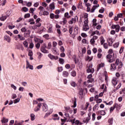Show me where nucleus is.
<instances>
[{
  "label": "nucleus",
  "mask_w": 125,
  "mask_h": 125,
  "mask_svg": "<svg viewBox=\"0 0 125 125\" xmlns=\"http://www.w3.org/2000/svg\"><path fill=\"white\" fill-rule=\"evenodd\" d=\"M117 66H118V69H121L124 66L123 62H120V60L117 59L116 60L115 63H112L110 66V70L111 71H115V70L117 69Z\"/></svg>",
  "instance_id": "1"
},
{
  "label": "nucleus",
  "mask_w": 125,
  "mask_h": 125,
  "mask_svg": "<svg viewBox=\"0 0 125 125\" xmlns=\"http://www.w3.org/2000/svg\"><path fill=\"white\" fill-rule=\"evenodd\" d=\"M46 48V44L44 43L41 47V51L43 53H48V50L45 49Z\"/></svg>",
  "instance_id": "2"
},
{
  "label": "nucleus",
  "mask_w": 125,
  "mask_h": 125,
  "mask_svg": "<svg viewBox=\"0 0 125 125\" xmlns=\"http://www.w3.org/2000/svg\"><path fill=\"white\" fill-rule=\"evenodd\" d=\"M106 58H107V59H109V60H108L109 63H113V62H114V61H116L115 58H113V59H111V58H112V55H110V54L107 55L106 56Z\"/></svg>",
  "instance_id": "3"
},
{
  "label": "nucleus",
  "mask_w": 125,
  "mask_h": 125,
  "mask_svg": "<svg viewBox=\"0 0 125 125\" xmlns=\"http://www.w3.org/2000/svg\"><path fill=\"white\" fill-rule=\"evenodd\" d=\"M120 26L119 24H117V25L113 24L111 26V29H115V31L117 33L120 31Z\"/></svg>",
  "instance_id": "4"
},
{
  "label": "nucleus",
  "mask_w": 125,
  "mask_h": 125,
  "mask_svg": "<svg viewBox=\"0 0 125 125\" xmlns=\"http://www.w3.org/2000/svg\"><path fill=\"white\" fill-rule=\"evenodd\" d=\"M87 73H94V69L92 68V65H89L88 69L86 70Z\"/></svg>",
  "instance_id": "5"
},
{
  "label": "nucleus",
  "mask_w": 125,
  "mask_h": 125,
  "mask_svg": "<svg viewBox=\"0 0 125 125\" xmlns=\"http://www.w3.org/2000/svg\"><path fill=\"white\" fill-rule=\"evenodd\" d=\"M76 19H78V16H76L74 18H72L71 21H70L68 23L72 25V24H74L76 23Z\"/></svg>",
  "instance_id": "6"
},
{
  "label": "nucleus",
  "mask_w": 125,
  "mask_h": 125,
  "mask_svg": "<svg viewBox=\"0 0 125 125\" xmlns=\"http://www.w3.org/2000/svg\"><path fill=\"white\" fill-rule=\"evenodd\" d=\"M42 107V103H38V105L34 108L35 112H38L41 110V107Z\"/></svg>",
  "instance_id": "7"
},
{
  "label": "nucleus",
  "mask_w": 125,
  "mask_h": 125,
  "mask_svg": "<svg viewBox=\"0 0 125 125\" xmlns=\"http://www.w3.org/2000/svg\"><path fill=\"white\" fill-rule=\"evenodd\" d=\"M42 111H43V112H47V110H48L47 104H42Z\"/></svg>",
  "instance_id": "8"
},
{
  "label": "nucleus",
  "mask_w": 125,
  "mask_h": 125,
  "mask_svg": "<svg viewBox=\"0 0 125 125\" xmlns=\"http://www.w3.org/2000/svg\"><path fill=\"white\" fill-rule=\"evenodd\" d=\"M112 83L113 85V86H116L117 85V83H118V81H117L116 78H113L112 80Z\"/></svg>",
  "instance_id": "9"
},
{
  "label": "nucleus",
  "mask_w": 125,
  "mask_h": 125,
  "mask_svg": "<svg viewBox=\"0 0 125 125\" xmlns=\"http://www.w3.org/2000/svg\"><path fill=\"white\" fill-rule=\"evenodd\" d=\"M98 7H99V4H97L96 5L93 6L92 8L91 9L90 12L92 13H93V12H94V11H95V9H96L97 8H98Z\"/></svg>",
  "instance_id": "10"
},
{
  "label": "nucleus",
  "mask_w": 125,
  "mask_h": 125,
  "mask_svg": "<svg viewBox=\"0 0 125 125\" xmlns=\"http://www.w3.org/2000/svg\"><path fill=\"white\" fill-rule=\"evenodd\" d=\"M52 116L54 118H52V120H53L54 121H59V120L60 119V118L58 117V114H54L52 115Z\"/></svg>",
  "instance_id": "11"
},
{
  "label": "nucleus",
  "mask_w": 125,
  "mask_h": 125,
  "mask_svg": "<svg viewBox=\"0 0 125 125\" xmlns=\"http://www.w3.org/2000/svg\"><path fill=\"white\" fill-rule=\"evenodd\" d=\"M4 40H5V41H6L7 42H10V41H11V38L8 36H5L4 37Z\"/></svg>",
  "instance_id": "12"
},
{
  "label": "nucleus",
  "mask_w": 125,
  "mask_h": 125,
  "mask_svg": "<svg viewBox=\"0 0 125 125\" xmlns=\"http://www.w3.org/2000/svg\"><path fill=\"white\" fill-rule=\"evenodd\" d=\"M107 42L109 46H111L112 44H113V39L112 38L107 39Z\"/></svg>",
  "instance_id": "13"
},
{
  "label": "nucleus",
  "mask_w": 125,
  "mask_h": 125,
  "mask_svg": "<svg viewBox=\"0 0 125 125\" xmlns=\"http://www.w3.org/2000/svg\"><path fill=\"white\" fill-rule=\"evenodd\" d=\"M62 75L65 78H67L69 76V72L68 71H64L62 72Z\"/></svg>",
  "instance_id": "14"
},
{
  "label": "nucleus",
  "mask_w": 125,
  "mask_h": 125,
  "mask_svg": "<svg viewBox=\"0 0 125 125\" xmlns=\"http://www.w3.org/2000/svg\"><path fill=\"white\" fill-rule=\"evenodd\" d=\"M1 123L2 124H6V123H8V119L3 117L2 120H1Z\"/></svg>",
  "instance_id": "15"
},
{
  "label": "nucleus",
  "mask_w": 125,
  "mask_h": 125,
  "mask_svg": "<svg viewBox=\"0 0 125 125\" xmlns=\"http://www.w3.org/2000/svg\"><path fill=\"white\" fill-rule=\"evenodd\" d=\"M100 41L101 42V44L102 45V44H103L104 43V42H105V41L104 40V38L103 36L100 37Z\"/></svg>",
  "instance_id": "16"
},
{
  "label": "nucleus",
  "mask_w": 125,
  "mask_h": 125,
  "mask_svg": "<svg viewBox=\"0 0 125 125\" xmlns=\"http://www.w3.org/2000/svg\"><path fill=\"white\" fill-rule=\"evenodd\" d=\"M52 51L55 54H57L58 53V52L57 51V48H56V47H53Z\"/></svg>",
  "instance_id": "17"
},
{
  "label": "nucleus",
  "mask_w": 125,
  "mask_h": 125,
  "mask_svg": "<svg viewBox=\"0 0 125 125\" xmlns=\"http://www.w3.org/2000/svg\"><path fill=\"white\" fill-rule=\"evenodd\" d=\"M7 18V17L6 16H3V15H2V16L0 17V20L1 21H4Z\"/></svg>",
  "instance_id": "18"
},
{
  "label": "nucleus",
  "mask_w": 125,
  "mask_h": 125,
  "mask_svg": "<svg viewBox=\"0 0 125 125\" xmlns=\"http://www.w3.org/2000/svg\"><path fill=\"white\" fill-rule=\"evenodd\" d=\"M114 106H115V107H116L117 110H120L121 109V107H122V104H115Z\"/></svg>",
  "instance_id": "19"
},
{
  "label": "nucleus",
  "mask_w": 125,
  "mask_h": 125,
  "mask_svg": "<svg viewBox=\"0 0 125 125\" xmlns=\"http://www.w3.org/2000/svg\"><path fill=\"white\" fill-rule=\"evenodd\" d=\"M99 114H101L102 116H105L106 115V112L104 110H101L98 111Z\"/></svg>",
  "instance_id": "20"
},
{
  "label": "nucleus",
  "mask_w": 125,
  "mask_h": 125,
  "mask_svg": "<svg viewBox=\"0 0 125 125\" xmlns=\"http://www.w3.org/2000/svg\"><path fill=\"white\" fill-rule=\"evenodd\" d=\"M18 38L20 39L21 41H25V38L24 37L21 36L20 34L18 35Z\"/></svg>",
  "instance_id": "21"
},
{
  "label": "nucleus",
  "mask_w": 125,
  "mask_h": 125,
  "mask_svg": "<svg viewBox=\"0 0 125 125\" xmlns=\"http://www.w3.org/2000/svg\"><path fill=\"white\" fill-rule=\"evenodd\" d=\"M59 61L60 62V64H62V65H63V64H64L65 62V61L64 60V59L62 58H60Z\"/></svg>",
  "instance_id": "22"
},
{
  "label": "nucleus",
  "mask_w": 125,
  "mask_h": 125,
  "mask_svg": "<svg viewBox=\"0 0 125 125\" xmlns=\"http://www.w3.org/2000/svg\"><path fill=\"white\" fill-rule=\"evenodd\" d=\"M73 108H76L77 107V98H74V101L73 106H72Z\"/></svg>",
  "instance_id": "23"
},
{
  "label": "nucleus",
  "mask_w": 125,
  "mask_h": 125,
  "mask_svg": "<svg viewBox=\"0 0 125 125\" xmlns=\"http://www.w3.org/2000/svg\"><path fill=\"white\" fill-rule=\"evenodd\" d=\"M30 117L31 121H35L36 118H35V114L34 113H32L30 114Z\"/></svg>",
  "instance_id": "24"
},
{
  "label": "nucleus",
  "mask_w": 125,
  "mask_h": 125,
  "mask_svg": "<svg viewBox=\"0 0 125 125\" xmlns=\"http://www.w3.org/2000/svg\"><path fill=\"white\" fill-rule=\"evenodd\" d=\"M88 30H89V26H84L83 27V31H86Z\"/></svg>",
  "instance_id": "25"
},
{
  "label": "nucleus",
  "mask_w": 125,
  "mask_h": 125,
  "mask_svg": "<svg viewBox=\"0 0 125 125\" xmlns=\"http://www.w3.org/2000/svg\"><path fill=\"white\" fill-rule=\"evenodd\" d=\"M103 67H104V63L102 62L101 64L98 65V70H99L100 68H103Z\"/></svg>",
  "instance_id": "26"
},
{
  "label": "nucleus",
  "mask_w": 125,
  "mask_h": 125,
  "mask_svg": "<svg viewBox=\"0 0 125 125\" xmlns=\"http://www.w3.org/2000/svg\"><path fill=\"white\" fill-rule=\"evenodd\" d=\"M94 82V79L93 78L88 79L87 81V83H90Z\"/></svg>",
  "instance_id": "27"
},
{
  "label": "nucleus",
  "mask_w": 125,
  "mask_h": 125,
  "mask_svg": "<svg viewBox=\"0 0 125 125\" xmlns=\"http://www.w3.org/2000/svg\"><path fill=\"white\" fill-rule=\"evenodd\" d=\"M69 33L70 34V35H72V33H73V29H74V27L72 26H69Z\"/></svg>",
  "instance_id": "28"
},
{
  "label": "nucleus",
  "mask_w": 125,
  "mask_h": 125,
  "mask_svg": "<svg viewBox=\"0 0 125 125\" xmlns=\"http://www.w3.org/2000/svg\"><path fill=\"white\" fill-rule=\"evenodd\" d=\"M96 19H94L92 21V22H93V26H97V23H96Z\"/></svg>",
  "instance_id": "29"
},
{
  "label": "nucleus",
  "mask_w": 125,
  "mask_h": 125,
  "mask_svg": "<svg viewBox=\"0 0 125 125\" xmlns=\"http://www.w3.org/2000/svg\"><path fill=\"white\" fill-rule=\"evenodd\" d=\"M48 56L49 57V58H50L51 59V60H53L55 58V57L51 55V54H48Z\"/></svg>",
  "instance_id": "30"
},
{
  "label": "nucleus",
  "mask_w": 125,
  "mask_h": 125,
  "mask_svg": "<svg viewBox=\"0 0 125 125\" xmlns=\"http://www.w3.org/2000/svg\"><path fill=\"white\" fill-rule=\"evenodd\" d=\"M19 102H20V98H17L14 100V104H16Z\"/></svg>",
  "instance_id": "31"
},
{
  "label": "nucleus",
  "mask_w": 125,
  "mask_h": 125,
  "mask_svg": "<svg viewBox=\"0 0 125 125\" xmlns=\"http://www.w3.org/2000/svg\"><path fill=\"white\" fill-rule=\"evenodd\" d=\"M37 55H38V59H41L42 57V54L41 52H37Z\"/></svg>",
  "instance_id": "32"
},
{
  "label": "nucleus",
  "mask_w": 125,
  "mask_h": 125,
  "mask_svg": "<svg viewBox=\"0 0 125 125\" xmlns=\"http://www.w3.org/2000/svg\"><path fill=\"white\" fill-rule=\"evenodd\" d=\"M49 6H50V8L51 9H55V6H54V3L50 4Z\"/></svg>",
  "instance_id": "33"
},
{
  "label": "nucleus",
  "mask_w": 125,
  "mask_h": 125,
  "mask_svg": "<svg viewBox=\"0 0 125 125\" xmlns=\"http://www.w3.org/2000/svg\"><path fill=\"white\" fill-rule=\"evenodd\" d=\"M115 108H116V106H115V104L113 105V106L111 107L110 108V113H112L113 111L115 109Z\"/></svg>",
  "instance_id": "34"
},
{
  "label": "nucleus",
  "mask_w": 125,
  "mask_h": 125,
  "mask_svg": "<svg viewBox=\"0 0 125 125\" xmlns=\"http://www.w3.org/2000/svg\"><path fill=\"white\" fill-rule=\"evenodd\" d=\"M39 10H40V12H43V10H44V8L42 6H40L39 8Z\"/></svg>",
  "instance_id": "35"
},
{
  "label": "nucleus",
  "mask_w": 125,
  "mask_h": 125,
  "mask_svg": "<svg viewBox=\"0 0 125 125\" xmlns=\"http://www.w3.org/2000/svg\"><path fill=\"white\" fill-rule=\"evenodd\" d=\"M113 118H110L108 120V123L109 124H110V125H113Z\"/></svg>",
  "instance_id": "36"
},
{
  "label": "nucleus",
  "mask_w": 125,
  "mask_h": 125,
  "mask_svg": "<svg viewBox=\"0 0 125 125\" xmlns=\"http://www.w3.org/2000/svg\"><path fill=\"white\" fill-rule=\"evenodd\" d=\"M76 121V118H74L73 119H69V122L71 123L72 125H74L75 124V121Z\"/></svg>",
  "instance_id": "37"
},
{
  "label": "nucleus",
  "mask_w": 125,
  "mask_h": 125,
  "mask_svg": "<svg viewBox=\"0 0 125 125\" xmlns=\"http://www.w3.org/2000/svg\"><path fill=\"white\" fill-rule=\"evenodd\" d=\"M23 44L25 47H28V42H27V41H24Z\"/></svg>",
  "instance_id": "38"
},
{
  "label": "nucleus",
  "mask_w": 125,
  "mask_h": 125,
  "mask_svg": "<svg viewBox=\"0 0 125 125\" xmlns=\"http://www.w3.org/2000/svg\"><path fill=\"white\" fill-rule=\"evenodd\" d=\"M71 85L72 86H73L74 87H75L77 86V83H75L74 82H71Z\"/></svg>",
  "instance_id": "39"
},
{
  "label": "nucleus",
  "mask_w": 125,
  "mask_h": 125,
  "mask_svg": "<svg viewBox=\"0 0 125 125\" xmlns=\"http://www.w3.org/2000/svg\"><path fill=\"white\" fill-rule=\"evenodd\" d=\"M35 10H36L35 8H30L29 12H30V13H34V11H35Z\"/></svg>",
  "instance_id": "40"
},
{
  "label": "nucleus",
  "mask_w": 125,
  "mask_h": 125,
  "mask_svg": "<svg viewBox=\"0 0 125 125\" xmlns=\"http://www.w3.org/2000/svg\"><path fill=\"white\" fill-rule=\"evenodd\" d=\"M117 17L118 18H124V16L123 15V13L117 14Z\"/></svg>",
  "instance_id": "41"
},
{
  "label": "nucleus",
  "mask_w": 125,
  "mask_h": 125,
  "mask_svg": "<svg viewBox=\"0 0 125 125\" xmlns=\"http://www.w3.org/2000/svg\"><path fill=\"white\" fill-rule=\"evenodd\" d=\"M35 46L37 49H40V47H41V44L40 43H37L36 44Z\"/></svg>",
  "instance_id": "42"
},
{
  "label": "nucleus",
  "mask_w": 125,
  "mask_h": 125,
  "mask_svg": "<svg viewBox=\"0 0 125 125\" xmlns=\"http://www.w3.org/2000/svg\"><path fill=\"white\" fill-rule=\"evenodd\" d=\"M119 44H120V43L119 42H117V43H115L114 45H113V46L115 48H117L118 47H119Z\"/></svg>",
  "instance_id": "43"
},
{
  "label": "nucleus",
  "mask_w": 125,
  "mask_h": 125,
  "mask_svg": "<svg viewBox=\"0 0 125 125\" xmlns=\"http://www.w3.org/2000/svg\"><path fill=\"white\" fill-rule=\"evenodd\" d=\"M71 76H72V77H76V75H77V73L75 71H73L71 73Z\"/></svg>",
  "instance_id": "44"
},
{
  "label": "nucleus",
  "mask_w": 125,
  "mask_h": 125,
  "mask_svg": "<svg viewBox=\"0 0 125 125\" xmlns=\"http://www.w3.org/2000/svg\"><path fill=\"white\" fill-rule=\"evenodd\" d=\"M22 10L24 12H27V11H29V9H28V8H27L26 7H24L22 8Z\"/></svg>",
  "instance_id": "45"
},
{
  "label": "nucleus",
  "mask_w": 125,
  "mask_h": 125,
  "mask_svg": "<svg viewBox=\"0 0 125 125\" xmlns=\"http://www.w3.org/2000/svg\"><path fill=\"white\" fill-rule=\"evenodd\" d=\"M64 17H67V18H70L71 16H69V13L66 12L64 14Z\"/></svg>",
  "instance_id": "46"
},
{
  "label": "nucleus",
  "mask_w": 125,
  "mask_h": 125,
  "mask_svg": "<svg viewBox=\"0 0 125 125\" xmlns=\"http://www.w3.org/2000/svg\"><path fill=\"white\" fill-rule=\"evenodd\" d=\"M51 46H52V45H51V42H49L48 43V46H47V49H50V48H51Z\"/></svg>",
  "instance_id": "47"
},
{
  "label": "nucleus",
  "mask_w": 125,
  "mask_h": 125,
  "mask_svg": "<svg viewBox=\"0 0 125 125\" xmlns=\"http://www.w3.org/2000/svg\"><path fill=\"white\" fill-rule=\"evenodd\" d=\"M90 42L91 44H94L95 43V40H94L92 38L90 40Z\"/></svg>",
  "instance_id": "48"
},
{
  "label": "nucleus",
  "mask_w": 125,
  "mask_h": 125,
  "mask_svg": "<svg viewBox=\"0 0 125 125\" xmlns=\"http://www.w3.org/2000/svg\"><path fill=\"white\" fill-rule=\"evenodd\" d=\"M11 86L12 88H13V89H14V90H16V89H17V87H16L13 84H11Z\"/></svg>",
  "instance_id": "49"
},
{
  "label": "nucleus",
  "mask_w": 125,
  "mask_h": 125,
  "mask_svg": "<svg viewBox=\"0 0 125 125\" xmlns=\"http://www.w3.org/2000/svg\"><path fill=\"white\" fill-rule=\"evenodd\" d=\"M96 116V114L95 113H93L92 115V121H95V116Z\"/></svg>",
  "instance_id": "50"
},
{
  "label": "nucleus",
  "mask_w": 125,
  "mask_h": 125,
  "mask_svg": "<svg viewBox=\"0 0 125 125\" xmlns=\"http://www.w3.org/2000/svg\"><path fill=\"white\" fill-rule=\"evenodd\" d=\"M30 65H31V64H30V62H29V61H26V69L29 68V66Z\"/></svg>",
  "instance_id": "51"
},
{
  "label": "nucleus",
  "mask_w": 125,
  "mask_h": 125,
  "mask_svg": "<svg viewBox=\"0 0 125 125\" xmlns=\"http://www.w3.org/2000/svg\"><path fill=\"white\" fill-rule=\"evenodd\" d=\"M31 16V14L30 13L26 14L24 15V18H29Z\"/></svg>",
  "instance_id": "52"
},
{
  "label": "nucleus",
  "mask_w": 125,
  "mask_h": 125,
  "mask_svg": "<svg viewBox=\"0 0 125 125\" xmlns=\"http://www.w3.org/2000/svg\"><path fill=\"white\" fill-rule=\"evenodd\" d=\"M58 72H62L63 71V67L62 66L58 68Z\"/></svg>",
  "instance_id": "53"
},
{
  "label": "nucleus",
  "mask_w": 125,
  "mask_h": 125,
  "mask_svg": "<svg viewBox=\"0 0 125 125\" xmlns=\"http://www.w3.org/2000/svg\"><path fill=\"white\" fill-rule=\"evenodd\" d=\"M86 19L83 21V23L84 24H88V19H87V17H86Z\"/></svg>",
  "instance_id": "54"
},
{
  "label": "nucleus",
  "mask_w": 125,
  "mask_h": 125,
  "mask_svg": "<svg viewBox=\"0 0 125 125\" xmlns=\"http://www.w3.org/2000/svg\"><path fill=\"white\" fill-rule=\"evenodd\" d=\"M21 84L23 86H27V82H21Z\"/></svg>",
  "instance_id": "55"
},
{
  "label": "nucleus",
  "mask_w": 125,
  "mask_h": 125,
  "mask_svg": "<svg viewBox=\"0 0 125 125\" xmlns=\"http://www.w3.org/2000/svg\"><path fill=\"white\" fill-rule=\"evenodd\" d=\"M104 47L105 49H107L108 48V44L107 43H104Z\"/></svg>",
  "instance_id": "56"
},
{
  "label": "nucleus",
  "mask_w": 125,
  "mask_h": 125,
  "mask_svg": "<svg viewBox=\"0 0 125 125\" xmlns=\"http://www.w3.org/2000/svg\"><path fill=\"white\" fill-rule=\"evenodd\" d=\"M17 97V95H16V94H13L12 96V99H15Z\"/></svg>",
  "instance_id": "57"
},
{
  "label": "nucleus",
  "mask_w": 125,
  "mask_h": 125,
  "mask_svg": "<svg viewBox=\"0 0 125 125\" xmlns=\"http://www.w3.org/2000/svg\"><path fill=\"white\" fill-rule=\"evenodd\" d=\"M57 45V42H53V47H56V46Z\"/></svg>",
  "instance_id": "58"
},
{
  "label": "nucleus",
  "mask_w": 125,
  "mask_h": 125,
  "mask_svg": "<svg viewBox=\"0 0 125 125\" xmlns=\"http://www.w3.org/2000/svg\"><path fill=\"white\" fill-rule=\"evenodd\" d=\"M54 17H55L54 14L51 13L50 14V18H51V19H53V18H54Z\"/></svg>",
  "instance_id": "59"
},
{
  "label": "nucleus",
  "mask_w": 125,
  "mask_h": 125,
  "mask_svg": "<svg viewBox=\"0 0 125 125\" xmlns=\"http://www.w3.org/2000/svg\"><path fill=\"white\" fill-rule=\"evenodd\" d=\"M49 14V12L48 11H45L43 12V15H48Z\"/></svg>",
  "instance_id": "60"
},
{
  "label": "nucleus",
  "mask_w": 125,
  "mask_h": 125,
  "mask_svg": "<svg viewBox=\"0 0 125 125\" xmlns=\"http://www.w3.org/2000/svg\"><path fill=\"white\" fill-rule=\"evenodd\" d=\"M81 36L83 38H86V37H87V35H86V34L83 33L81 34Z\"/></svg>",
  "instance_id": "61"
},
{
  "label": "nucleus",
  "mask_w": 125,
  "mask_h": 125,
  "mask_svg": "<svg viewBox=\"0 0 125 125\" xmlns=\"http://www.w3.org/2000/svg\"><path fill=\"white\" fill-rule=\"evenodd\" d=\"M42 26V24L40 22L37 23V24L35 25V28H37V27H41Z\"/></svg>",
  "instance_id": "62"
},
{
  "label": "nucleus",
  "mask_w": 125,
  "mask_h": 125,
  "mask_svg": "<svg viewBox=\"0 0 125 125\" xmlns=\"http://www.w3.org/2000/svg\"><path fill=\"white\" fill-rule=\"evenodd\" d=\"M65 67L66 68V69H70V68H71V66L69 64H67L65 65Z\"/></svg>",
  "instance_id": "63"
},
{
  "label": "nucleus",
  "mask_w": 125,
  "mask_h": 125,
  "mask_svg": "<svg viewBox=\"0 0 125 125\" xmlns=\"http://www.w3.org/2000/svg\"><path fill=\"white\" fill-rule=\"evenodd\" d=\"M92 51H93V53H94V54L96 53V52H97V48H94L92 49Z\"/></svg>",
  "instance_id": "64"
}]
</instances>
